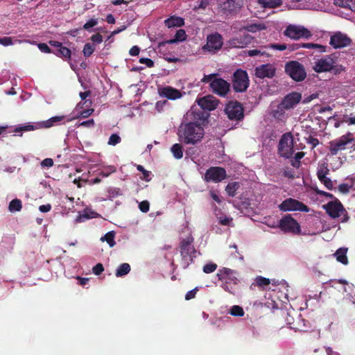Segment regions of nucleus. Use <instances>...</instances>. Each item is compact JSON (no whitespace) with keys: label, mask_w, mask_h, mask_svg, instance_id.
<instances>
[{"label":"nucleus","mask_w":355,"mask_h":355,"mask_svg":"<svg viewBox=\"0 0 355 355\" xmlns=\"http://www.w3.org/2000/svg\"><path fill=\"white\" fill-rule=\"evenodd\" d=\"M121 141V137L117 134H112L109 138L108 144L115 146L120 143Z\"/></svg>","instance_id":"43"},{"label":"nucleus","mask_w":355,"mask_h":355,"mask_svg":"<svg viewBox=\"0 0 355 355\" xmlns=\"http://www.w3.org/2000/svg\"><path fill=\"white\" fill-rule=\"evenodd\" d=\"M137 169L141 172L142 174H143V178L146 180V181H149L150 180V172L148 171H146L144 167L141 165H137Z\"/></svg>","instance_id":"45"},{"label":"nucleus","mask_w":355,"mask_h":355,"mask_svg":"<svg viewBox=\"0 0 355 355\" xmlns=\"http://www.w3.org/2000/svg\"><path fill=\"white\" fill-rule=\"evenodd\" d=\"M197 291H198L197 288L188 291L185 295V300H190L196 297Z\"/></svg>","instance_id":"54"},{"label":"nucleus","mask_w":355,"mask_h":355,"mask_svg":"<svg viewBox=\"0 0 355 355\" xmlns=\"http://www.w3.org/2000/svg\"><path fill=\"white\" fill-rule=\"evenodd\" d=\"M116 168L114 166H109L107 168H103L101 173L100 175H101L103 177H107L110 174L115 172Z\"/></svg>","instance_id":"44"},{"label":"nucleus","mask_w":355,"mask_h":355,"mask_svg":"<svg viewBox=\"0 0 355 355\" xmlns=\"http://www.w3.org/2000/svg\"><path fill=\"white\" fill-rule=\"evenodd\" d=\"M130 271V266L127 263H121L116 270L115 275L117 277L127 275Z\"/></svg>","instance_id":"30"},{"label":"nucleus","mask_w":355,"mask_h":355,"mask_svg":"<svg viewBox=\"0 0 355 355\" xmlns=\"http://www.w3.org/2000/svg\"><path fill=\"white\" fill-rule=\"evenodd\" d=\"M285 71L296 82L304 80L306 77V72L304 66L297 61H290L286 64Z\"/></svg>","instance_id":"5"},{"label":"nucleus","mask_w":355,"mask_h":355,"mask_svg":"<svg viewBox=\"0 0 355 355\" xmlns=\"http://www.w3.org/2000/svg\"><path fill=\"white\" fill-rule=\"evenodd\" d=\"M321 183H322L324 187L329 189V190H333L334 189V182L333 181L327 178V176H325L324 178H320L318 179Z\"/></svg>","instance_id":"39"},{"label":"nucleus","mask_w":355,"mask_h":355,"mask_svg":"<svg viewBox=\"0 0 355 355\" xmlns=\"http://www.w3.org/2000/svg\"><path fill=\"white\" fill-rule=\"evenodd\" d=\"M184 24V19L180 17L172 16L164 20V24L168 28L181 27Z\"/></svg>","instance_id":"25"},{"label":"nucleus","mask_w":355,"mask_h":355,"mask_svg":"<svg viewBox=\"0 0 355 355\" xmlns=\"http://www.w3.org/2000/svg\"><path fill=\"white\" fill-rule=\"evenodd\" d=\"M218 220L220 224L223 225H228L230 221L232 220V218L227 216H220Z\"/></svg>","instance_id":"59"},{"label":"nucleus","mask_w":355,"mask_h":355,"mask_svg":"<svg viewBox=\"0 0 355 355\" xmlns=\"http://www.w3.org/2000/svg\"><path fill=\"white\" fill-rule=\"evenodd\" d=\"M278 207L282 211H300L303 212H309L310 211V208L307 205L292 198H288L284 200L281 204L279 205Z\"/></svg>","instance_id":"11"},{"label":"nucleus","mask_w":355,"mask_h":355,"mask_svg":"<svg viewBox=\"0 0 355 355\" xmlns=\"http://www.w3.org/2000/svg\"><path fill=\"white\" fill-rule=\"evenodd\" d=\"M103 271H104V267H103V264L100 263L95 265L92 268V272L96 275H101Z\"/></svg>","instance_id":"47"},{"label":"nucleus","mask_w":355,"mask_h":355,"mask_svg":"<svg viewBox=\"0 0 355 355\" xmlns=\"http://www.w3.org/2000/svg\"><path fill=\"white\" fill-rule=\"evenodd\" d=\"M227 178L225 169L220 166H211L205 172L203 180L206 182L218 183Z\"/></svg>","instance_id":"10"},{"label":"nucleus","mask_w":355,"mask_h":355,"mask_svg":"<svg viewBox=\"0 0 355 355\" xmlns=\"http://www.w3.org/2000/svg\"><path fill=\"white\" fill-rule=\"evenodd\" d=\"M322 207L331 218L334 219L342 216L340 218L341 223H347L349 220V216L347 210L338 198L327 202Z\"/></svg>","instance_id":"3"},{"label":"nucleus","mask_w":355,"mask_h":355,"mask_svg":"<svg viewBox=\"0 0 355 355\" xmlns=\"http://www.w3.org/2000/svg\"><path fill=\"white\" fill-rule=\"evenodd\" d=\"M64 119V116H56L46 120V128L59 124Z\"/></svg>","instance_id":"35"},{"label":"nucleus","mask_w":355,"mask_h":355,"mask_svg":"<svg viewBox=\"0 0 355 355\" xmlns=\"http://www.w3.org/2000/svg\"><path fill=\"white\" fill-rule=\"evenodd\" d=\"M139 208L141 211L146 213L149 211L150 204L147 200H144L139 203Z\"/></svg>","instance_id":"48"},{"label":"nucleus","mask_w":355,"mask_h":355,"mask_svg":"<svg viewBox=\"0 0 355 355\" xmlns=\"http://www.w3.org/2000/svg\"><path fill=\"white\" fill-rule=\"evenodd\" d=\"M329 173V169L328 168V164L327 163H323L320 165H319L318 171H317V176L318 178H324L327 176Z\"/></svg>","instance_id":"33"},{"label":"nucleus","mask_w":355,"mask_h":355,"mask_svg":"<svg viewBox=\"0 0 355 355\" xmlns=\"http://www.w3.org/2000/svg\"><path fill=\"white\" fill-rule=\"evenodd\" d=\"M198 105L200 107L202 111H211L216 109L218 105V100L211 95L204 96L198 100Z\"/></svg>","instance_id":"19"},{"label":"nucleus","mask_w":355,"mask_h":355,"mask_svg":"<svg viewBox=\"0 0 355 355\" xmlns=\"http://www.w3.org/2000/svg\"><path fill=\"white\" fill-rule=\"evenodd\" d=\"M0 44L3 46H8L10 45H12L13 42L12 38L10 37H0Z\"/></svg>","instance_id":"51"},{"label":"nucleus","mask_w":355,"mask_h":355,"mask_svg":"<svg viewBox=\"0 0 355 355\" xmlns=\"http://www.w3.org/2000/svg\"><path fill=\"white\" fill-rule=\"evenodd\" d=\"M352 40L346 35L340 31L336 32L330 37L329 44L334 49H340L348 46L351 44Z\"/></svg>","instance_id":"15"},{"label":"nucleus","mask_w":355,"mask_h":355,"mask_svg":"<svg viewBox=\"0 0 355 355\" xmlns=\"http://www.w3.org/2000/svg\"><path fill=\"white\" fill-rule=\"evenodd\" d=\"M268 47L275 49V50H279V51H284V50L286 49V48H287L286 44H270Z\"/></svg>","instance_id":"56"},{"label":"nucleus","mask_w":355,"mask_h":355,"mask_svg":"<svg viewBox=\"0 0 355 355\" xmlns=\"http://www.w3.org/2000/svg\"><path fill=\"white\" fill-rule=\"evenodd\" d=\"M209 86L214 93L225 96L230 90V85L223 78H216L210 83Z\"/></svg>","instance_id":"16"},{"label":"nucleus","mask_w":355,"mask_h":355,"mask_svg":"<svg viewBox=\"0 0 355 355\" xmlns=\"http://www.w3.org/2000/svg\"><path fill=\"white\" fill-rule=\"evenodd\" d=\"M91 40L93 42L100 44L103 42V37L100 33H96L91 37Z\"/></svg>","instance_id":"57"},{"label":"nucleus","mask_w":355,"mask_h":355,"mask_svg":"<svg viewBox=\"0 0 355 355\" xmlns=\"http://www.w3.org/2000/svg\"><path fill=\"white\" fill-rule=\"evenodd\" d=\"M350 1V0H336V4L342 8H348Z\"/></svg>","instance_id":"58"},{"label":"nucleus","mask_w":355,"mask_h":355,"mask_svg":"<svg viewBox=\"0 0 355 355\" xmlns=\"http://www.w3.org/2000/svg\"><path fill=\"white\" fill-rule=\"evenodd\" d=\"M36 128H37L36 126H34L33 125H31V124H28V125H21V126L16 128L15 129L14 132L15 133H18V132H21L22 131L33 130Z\"/></svg>","instance_id":"41"},{"label":"nucleus","mask_w":355,"mask_h":355,"mask_svg":"<svg viewBox=\"0 0 355 355\" xmlns=\"http://www.w3.org/2000/svg\"><path fill=\"white\" fill-rule=\"evenodd\" d=\"M93 218V216L89 215L88 213L87 212H84L83 214H79L76 218V223H81V222H84L85 220H87V219H89V218Z\"/></svg>","instance_id":"46"},{"label":"nucleus","mask_w":355,"mask_h":355,"mask_svg":"<svg viewBox=\"0 0 355 355\" xmlns=\"http://www.w3.org/2000/svg\"><path fill=\"white\" fill-rule=\"evenodd\" d=\"M278 153L281 157L290 158L293 154V137L291 132L284 134L278 144Z\"/></svg>","instance_id":"6"},{"label":"nucleus","mask_w":355,"mask_h":355,"mask_svg":"<svg viewBox=\"0 0 355 355\" xmlns=\"http://www.w3.org/2000/svg\"><path fill=\"white\" fill-rule=\"evenodd\" d=\"M255 282H256L257 285L260 287L268 286L270 284V281L269 279L263 277L262 276H258L255 279Z\"/></svg>","instance_id":"40"},{"label":"nucleus","mask_w":355,"mask_h":355,"mask_svg":"<svg viewBox=\"0 0 355 355\" xmlns=\"http://www.w3.org/2000/svg\"><path fill=\"white\" fill-rule=\"evenodd\" d=\"M284 35L294 40L308 39L312 35L311 31L307 28L295 25H289L284 31Z\"/></svg>","instance_id":"13"},{"label":"nucleus","mask_w":355,"mask_h":355,"mask_svg":"<svg viewBox=\"0 0 355 355\" xmlns=\"http://www.w3.org/2000/svg\"><path fill=\"white\" fill-rule=\"evenodd\" d=\"M307 144L312 146V149L316 147L319 144V140L317 138L313 137L311 136H309L306 139Z\"/></svg>","instance_id":"53"},{"label":"nucleus","mask_w":355,"mask_h":355,"mask_svg":"<svg viewBox=\"0 0 355 355\" xmlns=\"http://www.w3.org/2000/svg\"><path fill=\"white\" fill-rule=\"evenodd\" d=\"M253 37L248 34L239 35L229 41V45L232 48H244L252 43Z\"/></svg>","instance_id":"20"},{"label":"nucleus","mask_w":355,"mask_h":355,"mask_svg":"<svg viewBox=\"0 0 355 355\" xmlns=\"http://www.w3.org/2000/svg\"><path fill=\"white\" fill-rule=\"evenodd\" d=\"M139 62L146 64L148 67H153L154 66V62L150 58H142L139 59Z\"/></svg>","instance_id":"55"},{"label":"nucleus","mask_w":355,"mask_h":355,"mask_svg":"<svg viewBox=\"0 0 355 355\" xmlns=\"http://www.w3.org/2000/svg\"><path fill=\"white\" fill-rule=\"evenodd\" d=\"M278 227L285 233L298 234L301 232L300 224L291 214L283 216L279 222Z\"/></svg>","instance_id":"8"},{"label":"nucleus","mask_w":355,"mask_h":355,"mask_svg":"<svg viewBox=\"0 0 355 355\" xmlns=\"http://www.w3.org/2000/svg\"><path fill=\"white\" fill-rule=\"evenodd\" d=\"M187 34L184 30L179 29L176 31L175 39L170 40V43H173L178 41H184L186 40Z\"/></svg>","instance_id":"36"},{"label":"nucleus","mask_w":355,"mask_h":355,"mask_svg":"<svg viewBox=\"0 0 355 355\" xmlns=\"http://www.w3.org/2000/svg\"><path fill=\"white\" fill-rule=\"evenodd\" d=\"M159 94L161 96L166 97L170 100H176L182 97L180 90L170 86L159 89Z\"/></svg>","instance_id":"24"},{"label":"nucleus","mask_w":355,"mask_h":355,"mask_svg":"<svg viewBox=\"0 0 355 355\" xmlns=\"http://www.w3.org/2000/svg\"><path fill=\"white\" fill-rule=\"evenodd\" d=\"M223 44L222 36L216 33L207 37V42L204 49L209 51L219 50L222 47Z\"/></svg>","instance_id":"23"},{"label":"nucleus","mask_w":355,"mask_h":355,"mask_svg":"<svg viewBox=\"0 0 355 355\" xmlns=\"http://www.w3.org/2000/svg\"><path fill=\"white\" fill-rule=\"evenodd\" d=\"M350 188L351 186H349L348 184L343 183L338 186V189L340 193L346 194L349 192Z\"/></svg>","instance_id":"49"},{"label":"nucleus","mask_w":355,"mask_h":355,"mask_svg":"<svg viewBox=\"0 0 355 355\" xmlns=\"http://www.w3.org/2000/svg\"><path fill=\"white\" fill-rule=\"evenodd\" d=\"M21 208V201L19 199H14L9 203L8 209L10 212L19 211Z\"/></svg>","instance_id":"32"},{"label":"nucleus","mask_w":355,"mask_h":355,"mask_svg":"<svg viewBox=\"0 0 355 355\" xmlns=\"http://www.w3.org/2000/svg\"><path fill=\"white\" fill-rule=\"evenodd\" d=\"M302 99V95L299 92H291L287 94L282 102L284 109L289 110L298 104Z\"/></svg>","instance_id":"22"},{"label":"nucleus","mask_w":355,"mask_h":355,"mask_svg":"<svg viewBox=\"0 0 355 355\" xmlns=\"http://www.w3.org/2000/svg\"><path fill=\"white\" fill-rule=\"evenodd\" d=\"M250 85V80L246 71L241 69L236 70L232 76V87L236 92H245Z\"/></svg>","instance_id":"4"},{"label":"nucleus","mask_w":355,"mask_h":355,"mask_svg":"<svg viewBox=\"0 0 355 355\" xmlns=\"http://www.w3.org/2000/svg\"><path fill=\"white\" fill-rule=\"evenodd\" d=\"M230 313L233 316H243L244 315V311L243 308L238 305H234L230 309Z\"/></svg>","instance_id":"37"},{"label":"nucleus","mask_w":355,"mask_h":355,"mask_svg":"<svg viewBox=\"0 0 355 355\" xmlns=\"http://www.w3.org/2000/svg\"><path fill=\"white\" fill-rule=\"evenodd\" d=\"M217 268V264L214 263H207L203 266V272L205 273H211L214 272Z\"/></svg>","instance_id":"42"},{"label":"nucleus","mask_w":355,"mask_h":355,"mask_svg":"<svg viewBox=\"0 0 355 355\" xmlns=\"http://www.w3.org/2000/svg\"><path fill=\"white\" fill-rule=\"evenodd\" d=\"M236 274V271L227 268L219 269L217 272L218 279L222 282L221 287L233 295H236V286L239 284Z\"/></svg>","instance_id":"2"},{"label":"nucleus","mask_w":355,"mask_h":355,"mask_svg":"<svg viewBox=\"0 0 355 355\" xmlns=\"http://www.w3.org/2000/svg\"><path fill=\"white\" fill-rule=\"evenodd\" d=\"M98 24L96 19H91L83 25L85 30H89L90 28L95 26Z\"/></svg>","instance_id":"50"},{"label":"nucleus","mask_w":355,"mask_h":355,"mask_svg":"<svg viewBox=\"0 0 355 355\" xmlns=\"http://www.w3.org/2000/svg\"><path fill=\"white\" fill-rule=\"evenodd\" d=\"M95 46L93 44H91L90 43H87L85 44L83 48V55L85 57H89L94 51Z\"/></svg>","instance_id":"38"},{"label":"nucleus","mask_w":355,"mask_h":355,"mask_svg":"<svg viewBox=\"0 0 355 355\" xmlns=\"http://www.w3.org/2000/svg\"><path fill=\"white\" fill-rule=\"evenodd\" d=\"M80 126L87 127V128H91L94 125V119H89L87 121H83L80 123Z\"/></svg>","instance_id":"62"},{"label":"nucleus","mask_w":355,"mask_h":355,"mask_svg":"<svg viewBox=\"0 0 355 355\" xmlns=\"http://www.w3.org/2000/svg\"><path fill=\"white\" fill-rule=\"evenodd\" d=\"M317 193L319 194L321 196H324V197L329 198H331V199L335 200V198H336L333 194H331L330 193H328L327 191L318 190L317 191Z\"/></svg>","instance_id":"60"},{"label":"nucleus","mask_w":355,"mask_h":355,"mask_svg":"<svg viewBox=\"0 0 355 355\" xmlns=\"http://www.w3.org/2000/svg\"><path fill=\"white\" fill-rule=\"evenodd\" d=\"M245 0H226L220 4L221 10L227 15L239 12L244 5Z\"/></svg>","instance_id":"17"},{"label":"nucleus","mask_w":355,"mask_h":355,"mask_svg":"<svg viewBox=\"0 0 355 355\" xmlns=\"http://www.w3.org/2000/svg\"><path fill=\"white\" fill-rule=\"evenodd\" d=\"M193 242V238L191 236H189L181 241L180 244V254L183 259L187 257H192L193 254L196 253L195 248L192 245Z\"/></svg>","instance_id":"18"},{"label":"nucleus","mask_w":355,"mask_h":355,"mask_svg":"<svg viewBox=\"0 0 355 355\" xmlns=\"http://www.w3.org/2000/svg\"><path fill=\"white\" fill-rule=\"evenodd\" d=\"M49 44L50 46L46 44V53H53L56 56L67 61L71 60V51L69 49L63 46L62 43L58 41L50 40Z\"/></svg>","instance_id":"7"},{"label":"nucleus","mask_w":355,"mask_h":355,"mask_svg":"<svg viewBox=\"0 0 355 355\" xmlns=\"http://www.w3.org/2000/svg\"><path fill=\"white\" fill-rule=\"evenodd\" d=\"M94 112L93 109H87L80 112V116L83 118H87L90 116Z\"/></svg>","instance_id":"63"},{"label":"nucleus","mask_w":355,"mask_h":355,"mask_svg":"<svg viewBox=\"0 0 355 355\" xmlns=\"http://www.w3.org/2000/svg\"><path fill=\"white\" fill-rule=\"evenodd\" d=\"M171 151L175 159H180L183 157V148L180 144H175L172 146Z\"/></svg>","instance_id":"29"},{"label":"nucleus","mask_w":355,"mask_h":355,"mask_svg":"<svg viewBox=\"0 0 355 355\" xmlns=\"http://www.w3.org/2000/svg\"><path fill=\"white\" fill-rule=\"evenodd\" d=\"M191 121L182 123L178 135L180 141L185 144L195 145L201 141L205 135L203 126L208 123L209 114L202 110L191 112Z\"/></svg>","instance_id":"1"},{"label":"nucleus","mask_w":355,"mask_h":355,"mask_svg":"<svg viewBox=\"0 0 355 355\" xmlns=\"http://www.w3.org/2000/svg\"><path fill=\"white\" fill-rule=\"evenodd\" d=\"M114 236L115 234L114 232H109L101 238V241H106L110 247H114L116 245Z\"/></svg>","instance_id":"34"},{"label":"nucleus","mask_w":355,"mask_h":355,"mask_svg":"<svg viewBox=\"0 0 355 355\" xmlns=\"http://www.w3.org/2000/svg\"><path fill=\"white\" fill-rule=\"evenodd\" d=\"M140 52V49L137 46H133L129 51V53L132 56L138 55Z\"/></svg>","instance_id":"64"},{"label":"nucleus","mask_w":355,"mask_h":355,"mask_svg":"<svg viewBox=\"0 0 355 355\" xmlns=\"http://www.w3.org/2000/svg\"><path fill=\"white\" fill-rule=\"evenodd\" d=\"M276 69L270 64H261L255 68V76L261 79L272 78L275 75Z\"/></svg>","instance_id":"21"},{"label":"nucleus","mask_w":355,"mask_h":355,"mask_svg":"<svg viewBox=\"0 0 355 355\" xmlns=\"http://www.w3.org/2000/svg\"><path fill=\"white\" fill-rule=\"evenodd\" d=\"M248 55L250 57H253V56H256V55H266V53L265 51H262L261 50L252 49V50H249L248 51Z\"/></svg>","instance_id":"52"},{"label":"nucleus","mask_w":355,"mask_h":355,"mask_svg":"<svg viewBox=\"0 0 355 355\" xmlns=\"http://www.w3.org/2000/svg\"><path fill=\"white\" fill-rule=\"evenodd\" d=\"M347 249L344 248H340L338 249L336 252L334 254V256L336 257V260L343 264H347L348 259L347 257Z\"/></svg>","instance_id":"26"},{"label":"nucleus","mask_w":355,"mask_h":355,"mask_svg":"<svg viewBox=\"0 0 355 355\" xmlns=\"http://www.w3.org/2000/svg\"><path fill=\"white\" fill-rule=\"evenodd\" d=\"M336 58L334 54L322 57L315 62L313 70L317 73L331 71L336 63Z\"/></svg>","instance_id":"12"},{"label":"nucleus","mask_w":355,"mask_h":355,"mask_svg":"<svg viewBox=\"0 0 355 355\" xmlns=\"http://www.w3.org/2000/svg\"><path fill=\"white\" fill-rule=\"evenodd\" d=\"M225 112L229 119L241 121L244 118V108L238 101H230L226 104Z\"/></svg>","instance_id":"9"},{"label":"nucleus","mask_w":355,"mask_h":355,"mask_svg":"<svg viewBox=\"0 0 355 355\" xmlns=\"http://www.w3.org/2000/svg\"><path fill=\"white\" fill-rule=\"evenodd\" d=\"M240 187V183L238 182H232L227 184L225 187V191L229 196L234 197L236 194V191Z\"/></svg>","instance_id":"27"},{"label":"nucleus","mask_w":355,"mask_h":355,"mask_svg":"<svg viewBox=\"0 0 355 355\" xmlns=\"http://www.w3.org/2000/svg\"><path fill=\"white\" fill-rule=\"evenodd\" d=\"M216 74L215 73L205 75L201 81L203 83H211L214 78H216Z\"/></svg>","instance_id":"61"},{"label":"nucleus","mask_w":355,"mask_h":355,"mask_svg":"<svg viewBox=\"0 0 355 355\" xmlns=\"http://www.w3.org/2000/svg\"><path fill=\"white\" fill-rule=\"evenodd\" d=\"M265 26L261 24H251L243 26L241 29L251 33H256L257 31L265 29Z\"/></svg>","instance_id":"31"},{"label":"nucleus","mask_w":355,"mask_h":355,"mask_svg":"<svg viewBox=\"0 0 355 355\" xmlns=\"http://www.w3.org/2000/svg\"><path fill=\"white\" fill-rule=\"evenodd\" d=\"M259 3L263 8H275L282 4V0H259Z\"/></svg>","instance_id":"28"},{"label":"nucleus","mask_w":355,"mask_h":355,"mask_svg":"<svg viewBox=\"0 0 355 355\" xmlns=\"http://www.w3.org/2000/svg\"><path fill=\"white\" fill-rule=\"evenodd\" d=\"M352 141L353 138L350 132L341 136L338 139L331 141L329 142V151L331 155H336L339 151L345 150L346 145Z\"/></svg>","instance_id":"14"}]
</instances>
